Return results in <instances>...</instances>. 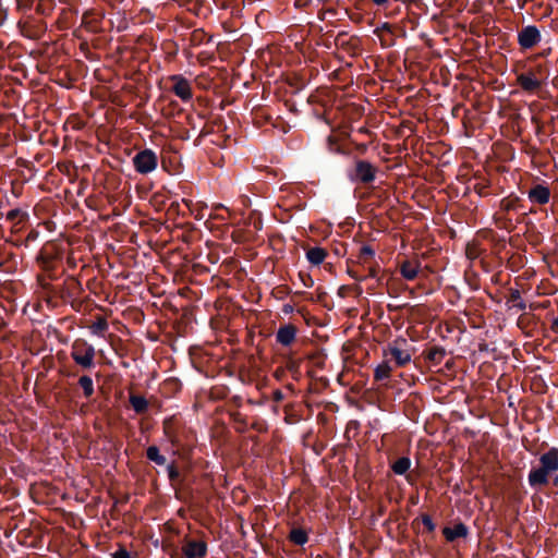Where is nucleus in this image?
<instances>
[{"label": "nucleus", "mask_w": 558, "mask_h": 558, "mask_svg": "<svg viewBox=\"0 0 558 558\" xmlns=\"http://www.w3.org/2000/svg\"><path fill=\"white\" fill-rule=\"evenodd\" d=\"M348 274L355 280H365V277L360 276L353 268H348Z\"/></svg>", "instance_id": "42"}, {"label": "nucleus", "mask_w": 558, "mask_h": 558, "mask_svg": "<svg viewBox=\"0 0 558 558\" xmlns=\"http://www.w3.org/2000/svg\"><path fill=\"white\" fill-rule=\"evenodd\" d=\"M407 344V339L397 338L395 341L388 344L387 350H385V355L390 354V356L395 360L398 366H404L411 361V355L405 350H403V345Z\"/></svg>", "instance_id": "10"}, {"label": "nucleus", "mask_w": 558, "mask_h": 558, "mask_svg": "<svg viewBox=\"0 0 558 558\" xmlns=\"http://www.w3.org/2000/svg\"><path fill=\"white\" fill-rule=\"evenodd\" d=\"M302 280H303L304 286L307 288L312 287L314 283V281L310 275H306V278H303Z\"/></svg>", "instance_id": "50"}, {"label": "nucleus", "mask_w": 558, "mask_h": 558, "mask_svg": "<svg viewBox=\"0 0 558 558\" xmlns=\"http://www.w3.org/2000/svg\"><path fill=\"white\" fill-rule=\"evenodd\" d=\"M7 219L10 221L16 220L13 227L15 228V231H20L21 228H17V226L28 220V214L22 209L15 208L8 211Z\"/></svg>", "instance_id": "26"}, {"label": "nucleus", "mask_w": 558, "mask_h": 558, "mask_svg": "<svg viewBox=\"0 0 558 558\" xmlns=\"http://www.w3.org/2000/svg\"><path fill=\"white\" fill-rule=\"evenodd\" d=\"M272 398H274L275 401L279 402V401L283 400L284 395L282 393L281 390H275L274 393H272Z\"/></svg>", "instance_id": "45"}, {"label": "nucleus", "mask_w": 558, "mask_h": 558, "mask_svg": "<svg viewBox=\"0 0 558 558\" xmlns=\"http://www.w3.org/2000/svg\"><path fill=\"white\" fill-rule=\"evenodd\" d=\"M288 539L295 545L303 546L307 543L308 535L304 529L293 527L288 535Z\"/></svg>", "instance_id": "24"}, {"label": "nucleus", "mask_w": 558, "mask_h": 558, "mask_svg": "<svg viewBox=\"0 0 558 558\" xmlns=\"http://www.w3.org/2000/svg\"><path fill=\"white\" fill-rule=\"evenodd\" d=\"M542 40L537 26L526 25L518 32V44L521 50H530L536 47Z\"/></svg>", "instance_id": "9"}, {"label": "nucleus", "mask_w": 558, "mask_h": 558, "mask_svg": "<svg viewBox=\"0 0 558 558\" xmlns=\"http://www.w3.org/2000/svg\"><path fill=\"white\" fill-rule=\"evenodd\" d=\"M284 369L289 371L294 376V378H296L300 374V362L295 360H289Z\"/></svg>", "instance_id": "34"}, {"label": "nucleus", "mask_w": 558, "mask_h": 558, "mask_svg": "<svg viewBox=\"0 0 558 558\" xmlns=\"http://www.w3.org/2000/svg\"><path fill=\"white\" fill-rule=\"evenodd\" d=\"M49 40L51 41V37H48V40H47V41L49 43ZM39 41H40V43H43L44 40H41V39L39 38Z\"/></svg>", "instance_id": "64"}, {"label": "nucleus", "mask_w": 558, "mask_h": 558, "mask_svg": "<svg viewBox=\"0 0 558 558\" xmlns=\"http://www.w3.org/2000/svg\"><path fill=\"white\" fill-rule=\"evenodd\" d=\"M252 427H253V428H255V429H257V430H260V428L258 427V424H257V423L253 424V425H252Z\"/></svg>", "instance_id": "59"}, {"label": "nucleus", "mask_w": 558, "mask_h": 558, "mask_svg": "<svg viewBox=\"0 0 558 558\" xmlns=\"http://www.w3.org/2000/svg\"><path fill=\"white\" fill-rule=\"evenodd\" d=\"M78 385L83 389L84 397L86 399H89L94 395V383L90 376H81L78 379Z\"/></svg>", "instance_id": "29"}, {"label": "nucleus", "mask_w": 558, "mask_h": 558, "mask_svg": "<svg viewBox=\"0 0 558 558\" xmlns=\"http://www.w3.org/2000/svg\"><path fill=\"white\" fill-rule=\"evenodd\" d=\"M551 330L554 332H558V316L554 319L553 322V325H551Z\"/></svg>", "instance_id": "54"}, {"label": "nucleus", "mask_w": 558, "mask_h": 558, "mask_svg": "<svg viewBox=\"0 0 558 558\" xmlns=\"http://www.w3.org/2000/svg\"><path fill=\"white\" fill-rule=\"evenodd\" d=\"M182 550L186 558H204L207 555V544L204 541L189 539Z\"/></svg>", "instance_id": "15"}, {"label": "nucleus", "mask_w": 558, "mask_h": 558, "mask_svg": "<svg viewBox=\"0 0 558 558\" xmlns=\"http://www.w3.org/2000/svg\"><path fill=\"white\" fill-rule=\"evenodd\" d=\"M57 213V203L48 197L40 198L37 202V228L43 226L48 233L56 231V222L52 216Z\"/></svg>", "instance_id": "6"}, {"label": "nucleus", "mask_w": 558, "mask_h": 558, "mask_svg": "<svg viewBox=\"0 0 558 558\" xmlns=\"http://www.w3.org/2000/svg\"><path fill=\"white\" fill-rule=\"evenodd\" d=\"M54 264L53 257H45L43 254H37V267H40L45 272L44 276L37 274V289L41 288L45 291H50V280L56 278V275L52 272Z\"/></svg>", "instance_id": "8"}, {"label": "nucleus", "mask_w": 558, "mask_h": 558, "mask_svg": "<svg viewBox=\"0 0 558 558\" xmlns=\"http://www.w3.org/2000/svg\"><path fill=\"white\" fill-rule=\"evenodd\" d=\"M166 385L171 387L173 386L175 389L181 386L180 381L175 378L167 380Z\"/></svg>", "instance_id": "47"}, {"label": "nucleus", "mask_w": 558, "mask_h": 558, "mask_svg": "<svg viewBox=\"0 0 558 558\" xmlns=\"http://www.w3.org/2000/svg\"><path fill=\"white\" fill-rule=\"evenodd\" d=\"M112 558H131L130 553L121 547L116 553L112 554Z\"/></svg>", "instance_id": "39"}, {"label": "nucleus", "mask_w": 558, "mask_h": 558, "mask_svg": "<svg viewBox=\"0 0 558 558\" xmlns=\"http://www.w3.org/2000/svg\"><path fill=\"white\" fill-rule=\"evenodd\" d=\"M426 360H428L434 365H439L445 359L447 352L445 348L439 345H434L425 350L424 352Z\"/></svg>", "instance_id": "20"}, {"label": "nucleus", "mask_w": 558, "mask_h": 558, "mask_svg": "<svg viewBox=\"0 0 558 558\" xmlns=\"http://www.w3.org/2000/svg\"><path fill=\"white\" fill-rule=\"evenodd\" d=\"M56 8V0H37V15L49 16Z\"/></svg>", "instance_id": "30"}, {"label": "nucleus", "mask_w": 558, "mask_h": 558, "mask_svg": "<svg viewBox=\"0 0 558 558\" xmlns=\"http://www.w3.org/2000/svg\"><path fill=\"white\" fill-rule=\"evenodd\" d=\"M549 73L546 66L537 64L527 71L518 74L517 82L519 86L527 93L536 92L542 84L548 78Z\"/></svg>", "instance_id": "4"}, {"label": "nucleus", "mask_w": 558, "mask_h": 558, "mask_svg": "<svg viewBox=\"0 0 558 558\" xmlns=\"http://www.w3.org/2000/svg\"><path fill=\"white\" fill-rule=\"evenodd\" d=\"M298 328L293 324H286L278 328L276 341L283 347H290L296 338Z\"/></svg>", "instance_id": "16"}, {"label": "nucleus", "mask_w": 558, "mask_h": 558, "mask_svg": "<svg viewBox=\"0 0 558 558\" xmlns=\"http://www.w3.org/2000/svg\"><path fill=\"white\" fill-rule=\"evenodd\" d=\"M133 166L135 170L141 174H147L153 172L158 165L157 154L149 149L145 148L138 151L132 159Z\"/></svg>", "instance_id": "7"}, {"label": "nucleus", "mask_w": 558, "mask_h": 558, "mask_svg": "<svg viewBox=\"0 0 558 558\" xmlns=\"http://www.w3.org/2000/svg\"><path fill=\"white\" fill-rule=\"evenodd\" d=\"M359 132H361V133H367V130H366L365 128H361V129L359 130Z\"/></svg>", "instance_id": "60"}, {"label": "nucleus", "mask_w": 558, "mask_h": 558, "mask_svg": "<svg viewBox=\"0 0 558 558\" xmlns=\"http://www.w3.org/2000/svg\"><path fill=\"white\" fill-rule=\"evenodd\" d=\"M163 430H165V434L168 437V439L171 441V444L177 445L179 440H178L177 436L172 433V430H171L170 426L167 424V422H165V424H163Z\"/></svg>", "instance_id": "37"}, {"label": "nucleus", "mask_w": 558, "mask_h": 558, "mask_svg": "<svg viewBox=\"0 0 558 558\" xmlns=\"http://www.w3.org/2000/svg\"><path fill=\"white\" fill-rule=\"evenodd\" d=\"M146 458L154 462L155 464L157 465H167V458L160 453V450L157 446L153 445V446H149L147 449H146Z\"/></svg>", "instance_id": "25"}, {"label": "nucleus", "mask_w": 558, "mask_h": 558, "mask_svg": "<svg viewBox=\"0 0 558 558\" xmlns=\"http://www.w3.org/2000/svg\"><path fill=\"white\" fill-rule=\"evenodd\" d=\"M36 84H37V87L41 86V85H46L45 83H43L39 77H37V81H36Z\"/></svg>", "instance_id": "57"}, {"label": "nucleus", "mask_w": 558, "mask_h": 558, "mask_svg": "<svg viewBox=\"0 0 558 558\" xmlns=\"http://www.w3.org/2000/svg\"><path fill=\"white\" fill-rule=\"evenodd\" d=\"M189 137H190L189 132H186V134H184L183 138H185V140H186V138H189Z\"/></svg>", "instance_id": "63"}, {"label": "nucleus", "mask_w": 558, "mask_h": 558, "mask_svg": "<svg viewBox=\"0 0 558 558\" xmlns=\"http://www.w3.org/2000/svg\"><path fill=\"white\" fill-rule=\"evenodd\" d=\"M169 80L173 83L171 90L178 96L182 101H190L193 97L192 87L190 82L180 74H174L169 77Z\"/></svg>", "instance_id": "13"}, {"label": "nucleus", "mask_w": 558, "mask_h": 558, "mask_svg": "<svg viewBox=\"0 0 558 558\" xmlns=\"http://www.w3.org/2000/svg\"><path fill=\"white\" fill-rule=\"evenodd\" d=\"M386 32L388 34H392V26L389 23H384L381 26L377 27L374 31V34L377 36H384L383 33Z\"/></svg>", "instance_id": "38"}, {"label": "nucleus", "mask_w": 558, "mask_h": 558, "mask_svg": "<svg viewBox=\"0 0 558 558\" xmlns=\"http://www.w3.org/2000/svg\"><path fill=\"white\" fill-rule=\"evenodd\" d=\"M379 168L366 159L354 157L345 169L348 180L355 185L371 186L377 178Z\"/></svg>", "instance_id": "2"}, {"label": "nucleus", "mask_w": 558, "mask_h": 558, "mask_svg": "<svg viewBox=\"0 0 558 558\" xmlns=\"http://www.w3.org/2000/svg\"><path fill=\"white\" fill-rule=\"evenodd\" d=\"M377 267H378V266H376V267H374V266H369V268H368V274H367L366 276H364V277H365V279H366V278H375V277L377 276Z\"/></svg>", "instance_id": "44"}, {"label": "nucleus", "mask_w": 558, "mask_h": 558, "mask_svg": "<svg viewBox=\"0 0 558 558\" xmlns=\"http://www.w3.org/2000/svg\"><path fill=\"white\" fill-rule=\"evenodd\" d=\"M473 189L480 196H487L489 194V184L487 182H477Z\"/></svg>", "instance_id": "35"}, {"label": "nucleus", "mask_w": 558, "mask_h": 558, "mask_svg": "<svg viewBox=\"0 0 558 558\" xmlns=\"http://www.w3.org/2000/svg\"><path fill=\"white\" fill-rule=\"evenodd\" d=\"M400 274L407 280H414L417 277L421 268V262L418 259L410 260L405 259L400 264Z\"/></svg>", "instance_id": "17"}, {"label": "nucleus", "mask_w": 558, "mask_h": 558, "mask_svg": "<svg viewBox=\"0 0 558 558\" xmlns=\"http://www.w3.org/2000/svg\"><path fill=\"white\" fill-rule=\"evenodd\" d=\"M378 38L380 40L381 46L385 48L391 47L395 44V40L391 37L388 38L386 36H378Z\"/></svg>", "instance_id": "40"}, {"label": "nucleus", "mask_w": 558, "mask_h": 558, "mask_svg": "<svg viewBox=\"0 0 558 558\" xmlns=\"http://www.w3.org/2000/svg\"><path fill=\"white\" fill-rule=\"evenodd\" d=\"M40 93H41V90L37 89V112L40 109V107H39V96H40ZM50 112H47V111L44 112V120L46 121V128L44 130H41V121L38 120L39 114L37 113V126H36V130H37V133H39L38 141H39L40 144H52V145L56 146L58 144V140L48 130V125L50 123L48 121V114Z\"/></svg>", "instance_id": "14"}, {"label": "nucleus", "mask_w": 558, "mask_h": 558, "mask_svg": "<svg viewBox=\"0 0 558 558\" xmlns=\"http://www.w3.org/2000/svg\"><path fill=\"white\" fill-rule=\"evenodd\" d=\"M328 142H329L330 150L336 151V153L340 151V147L337 145V143L330 136L328 137Z\"/></svg>", "instance_id": "43"}, {"label": "nucleus", "mask_w": 558, "mask_h": 558, "mask_svg": "<svg viewBox=\"0 0 558 558\" xmlns=\"http://www.w3.org/2000/svg\"><path fill=\"white\" fill-rule=\"evenodd\" d=\"M265 120H266L267 122H270L271 117H270V116H266V117H265Z\"/></svg>", "instance_id": "61"}, {"label": "nucleus", "mask_w": 558, "mask_h": 558, "mask_svg": "<svg viewBox=\"0 0 558 558\" xmlns=\"http://www.w3.org/2000/svg\"><path fill=\"white\" fill-rule=\"evenodd\" d=\"M558 471V448L553 447L539 457V466L532 468L527 475L529 485L536 492L549 483L550 474Z\"/></svg>", "instance_id": "1"}, {"label": "nucleus", "mask_w": 558, "mask_h": 558, "mask_svg": "<svg viewBox=\"0 0 558 558\" xmlns=\"http://www.w3.org/2000/svg\"><path fill=\"white\" fill-rule=\"evenodd\" d=\"M522 208L521 198L519 196H508L500 201V209L509 213V211H518Z\"/></svg>", "instance_id": "23"}, {"label": "nucleus", "mask_w": 558, "mask_h": 558, "mask_svg": "<svg viewBox=\"0 0 558 558\" xmlns=\"http://www.w3.org/2000/svg\"><path fill=\"white\" fill-rule=\"evenodd\" d=\"M411 459L409 457H401L390 463L392 472L397 475H405L411 468Z\"/></svg>", "instance_id": "22"}, {"label": "nucleus", "mask_w": 558, "mask_h": 558, "mask_svg": "<svg viewBox=\"0 0 558 558\" xmlns=\"http://www.w3.org/2000/svg\"><path fill=\"white\" fill-rule=\"evenodd\" d=\"M373 3L379 7H386L389 3V0H372Z\"/></svg>", "instance_id": "52"}, {"label": "nucleus", "mask_w": 558, "mask_h": 558, "mask_svg": "<svg viewBox=\"0 0 558 558\" xmlns=\"http://www.w3.org/2000/svg\"><path fill=\"white\" fill-rule=\"evenodd\" d=\"M167 474L171 483H177L181 478L180 471L174 461L166 465Z\"/></svg>", "instance_id": "32"}, {"label": "nucleus", "mask_w": 558, "mask_h": 558, "mask_svg": "<svg viewBox=\"0 0 558 558\" xmlns=\"http://www.w3.org/2000/svg\"><path fill=\"white\" fill-rule=\"evenodd\" d=\"M550 49H548L547 51H544L542 52V56H547L549 53Z\"/></svg>", "instance_id": "62"}, {"label": "nucleus", "mask_w": 558, "mask_h": 558, "mask_svg": "<svg viewBox=\"0 0 558 558\" xmlns=\"http://www.w3.org/2000/svg\"><path fill=\"white\" fill-rule=\"evenodd\" d=\"M28 493L31 498L35 500V483L29 484Z\"/></svg>", "instance_id": "51"}, {"label": "nucleus", "mask_w": 558, "mask_h": 558, "mask_svg": "<svg viewBox=\"0 0 558 558\" xmlns=\"http://www.w3.org/2000/svg\"><path fill=\"white\" fill-rule=\"evenodd\" d=\"M348 289H350V287H348V286H341V287L339 288V290H338V294H339L340 296H342V298H343V296L345 295V291H347Z\"/></svg>", "instance_id": "53"}, {"label": "nucleus", "mask_w": 558, "mask_h": 558, "mask_svg": "<svg viewBox=\"0 0 558 558\" xmlns=\"http://www.w3.org/2000/svg\"><path fill=\"white\" fill-rule=\"evenodd\" d=\"M17 1V8L20 11L23 12L24 16L20 20L19 26L21 27L22 34L34 38L35 31L33 27V21L32 15L28 14L32 11L33 2L34 0H16Z\"/></svg>", "instance_id": "11"}, {"label": "nucleus", "mask_w": 558, "mask_h": 558, "mask_svg": "<svg viewBox=\"0 0 558 558\" xmlns=\"http://www.w3.org/2000/svg\"><path fill=\"white\" fill-rule=\"evenodd\" d=\"M354 290L356 291L357 295L362 293V288L360 286H354Z\"/></svg>", "instance_id": "55"}, {"label": "nucleus", "mask_w": 558, "mask_h": 558, "mask_svg": "<svg viewBox=\"0 0 558 558\" xmlns=\"http://www.w3.org/2000/svg\"><path fill=\"white\" fill-rule=\"evenodd\" d=\"M375 256V251L369 245H363L360 248L359 253V259H361L363 263H368V260L373 259Z\"/></svg>", "instance_id": "33"}, {"label": "nucleus", "mask_w": 558, "mask_h": 558, "mask_svg": "<svg viewBox=\"0 0 558 558\" xmlns=\"http://www.w3.org/2000/svg\"><path fill=\"white\" fill-rule=\"evenodd\" d=\"M405 480L410 485H413L415 483V476L413 475L412 472H408L405 474Z\"/></svg>", "instance_id": "49"}, {"label": "nucleus", "mask_w": 558, "mask_h": 558, "mask_svg": "<svg viewBox=\"0 0 558 558\" xmlns=\"http://www.w3.org/2000/svg\"><path fill=\"white\" fill-rule=\"evenodd\" d=\"M284 373H286V369H284V368H282V367H278V368L275 371L274 376H275L276 378H278V379H281V378H282V376L284 375Z\"/></svg>", "instance_id": "48"}, {"label": "nucleus", "mask_w": 558, "mask_h": 558, "mask_svg": "<svg viewBox=\"0 0 558 558\" xmlns=\"http://www.w3.org/2000/svg\"><path fill=\"white\" fill-rule=\"evenodd\" d=\"M71 357L84 369L95 366V348L84 339H76L71 347Z\"/></svg>", "instance_id": "5"}, {"label": "nucleus", "mask_w": 558, "mask_h": 558, "mask_svg": "<svg viewBox=\"0 0 558 558\" xmlns=\"http://www.w3.org/2000/svg\"><path fill=\"white\" fill-rule=\"evenodd\" d=\"M508 303H512V307H515L518 311L526 308V303L521 299V292L518 289H510Z\"/></svg>", "instance_id": "27"}, {"label": "nucleus", "mask_w": 558, "mask_h": 558, "mask_svg": "<svg viewBox=\"0 0 558 558\" xmlns=\"http://www.w3.org/2000/svg\"><path fill=\"white\" fill-rule=\"evenodd\" d=\"M553 484L558 487V474L554 476Z\"/></svg>", "instance_id": "56"}, {"label": "nucleus", "mask_w": 558, "mask_h": 558, "mask_svg": "<svg viewBox=\"0 0 558 558\" xmlns=\"http://www.w3.org/2000/svg\"><path fill=\"white\" fill-rule=\"evenodd\" d=\"M129 401L135 413L144 414L148 411L149 403L145 397L131 393Z\"/></svg>", "instance_id": "21"}, {"label": "nucleus", "mask_w": 558, "mask_h": 558, "mask_svg": "<svg viewBox=\"0 0 558 558\" xmlns=\"http://www.w3.org/2000/svg\"><path fill=\"white\" fill-rule=\"evenodd\" d=\"M35 239V230H31L27 236L21 241L20 245L24 244L25 246H28V243ZM19 245V243H16Z\"/></svg>", "instance_id": "41"}, {"label": "nucleus", "mask_w": 558, "mask_h": 558, "mask_svg": "<svg viewBox=\"0 0 558 558\" xmlns=\"http://www.w3.org/2000/svg\"><path fill=\"white\" fill-rule=\"evenodd\" d=\"M109 325L107 319L104 316H98L96 320L92 324L90 329L93 333L102 337L105 332L108 330Z\"/></svg>", "instance_id": "31"}, {"label": "nucleus", "mask_w": 558, "mask_h": 558, "mask_svg": "<svg viewBox=\"0 0 558 558\" xmlns=\"http://www.w3.org/2000/svg\"><path fill=\"white\" fill-rule=\"evenodd\" d=\"M392 368L387 361L380 363L374 371V378L376 381H381L390 377Z\"/></svg>", "instance_id": "28"}, {"label": "nucleus", "mask_w": 558, "mask_h": 558, "mask_svg": "<svg viewBox=\"0 0 558 558\" xmlns=\"http://www.w3.org/2000/svg\"><path fill=\"white\" fill-rule=\"evenodd\" d=\"M421 520H422L423 525L426 527V530L428 532H434L435 531L436 524L434 523V521H433V519L430 518L429 514L423 513L421 515Z\"/></svg>", "instance_id": "36"}, {"label": "nucleus", "mask_w": 558, "mask_h": 558, "mask_svg": "<svg viewBox=\"0 0 558 558\" xmlns=\"http://www.w3.org/2000/svg\"><path fill=\"white\" fill-rule=\"evenodd\" d=\"M233 420L235 423L242 424L244 426L246 425L245 418L240 413L233 414Z\"/></svg>", "instance_id": "46"}, {"label": "nucleus", "mask_w": 558, "mask_h": 558, "mask_svg": "<svg viewBox=\"0 0 558 558\" xmlns=\"http://www.w3.org/2000/svg\"><path fill=\"white\" fill-rule=\"evenodd\" d=\"M327 12H328V13H330V14H332V15H335V14H336V10H335V9H328V10H327Z\"/></svg>", "instance_id": "58"}, {"label": "nucleus", "mask_w": 558, "mask_h": 558, "mask_svg": "<svg viewBox=\"0 0 558 558\" xmlns=\"http://www.w3.org/2000/svg\"><path fill=\"white\" fill-rule=\"evenodd\" d=\"M327 256V250L319 246L310 247L306 251V259L313 266H319L320 264H323Z\"/></svg>", "instance_id": "19"}, {"label": "nucleus", "mask_w": 558, "mask_h": 558, "mask_svg": "<svg viewBox=\"0 0 558 558\" xmlns=\"http://www.w3.org/2000/svg\"><path fill=\"white\" fill-rule=\"evenodd\" d=\"M442 534L448 542H454L459 537H466L469 535V527L464 523L459 522L453 527H444Z\"/></svg>", "instance_id": "18"}, {"label": "nucleus", "mask_w": 558, "mask_h": 558, "mask_svg": "<svg viewBox=\"0 0 558 558\" xmlns=\"http://www.w3.org/2000/svg\"><path fill=\"white\" fill-rule=\"evenodd\" d=\"M48 23L46 21L39 22L37 20V72L40 74H49V68L57 64L58 48L54 43L39 41V34L47 31Z\"/></svg>", "instance_id": "3"}, {"label": "nucleus", "mask_w": 558, "mask_h": 558, "mask_svg": "<svg viewBox=\"0 0 558 558\" xmlns=\"http://www.w3.org/2000/svg\"><path fill=\"white\" fill-rule=\"evenodd\" d=\"M526 194L532 204L539 206L548 204L551 198V191L545 182L533 184Z\"/></svg>", "instance_id": "12"}]
</instances>
